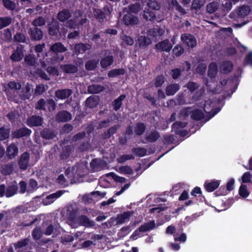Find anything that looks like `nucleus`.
Here are the masks:
<instances>
[{"label":"nucleus","instance_id":"nucleus-17","mask_svg":"<svg viewBox=\"0 0 252 252\" xmlns=\"http://www.w3.org/2000/svg\"><path fill=\"white\" fill-rule=\"evenodd\" d=\"M142 17L146 21L155 23L157 19V12L145 7L143 11Z\"/></svg>","mask_w":252,"mask_h":252},{"label":"nucleus","instance_id":"nucleus-53","mask_svg":"<svg viewBox=\"0 0 252 252\" xmlns=\"http://www.w3.org/2000/svg\"><path fill=\"white\" fill-rule=\"evenodd\" d=\"M4 7L7 10L13 11L16 9V3L11 0H2Z\"/></svg>","mask_w":252,"mask_h":252},{"label":"nucleus","instance_id":"nucleus-3","mask_svg":"<svg viewBox=\"0 0 252 252\" xmlns=\"http://www.w3.org/2000/svg\"><path fill=\"white\" fill-rule=\"evenodd\" d=\"M25 46L18 44L10 56V59L13 62H20L24 57Z\"/></svg>","mask_w":252,"mask_h":252},{"label":"nucleus","instance_id":"nucleus-55","mask_svg":"<svg viewBox=\"0 0 252 252\" xmlns=\"http://www.w3.org/2000/svg\"><path fill=\"white\" fill-rule=\"evenodd\" d=\"M86 105L90 108H94L97 106V102L94 97L90 96L86 100Z\"/></svg>","mask_w":252,"mask_h":252},{"label":"nucleus","instance_id":"nucleus-31","mask_svg":"<svg viewBox=\"0 0 252 252\" xmlns=\"http://www.w3.org/2000/svg\"><path fill=\"white\" fill-rule=\"evenodd\" d=\"M71 16L70 11L67 9H63L58 13L57 18L60 22H63L69 19Z\"/></svg>","mask_w":252,"mask_h":252},{"label":"nucleus","instance_id":"nucleus-10","mask_svg":"<svg viewBox=\"0 0 252 252\" xmlns=\"http://www.w3.org/2000/svg\"><path fill=\"white\" fill-rule=\"evenodd\" d=\"M75 221L76 223L77 222L78 225L83 226L86 227H92L95 225L94 221L90 220L87 216L84 215L78 216Z\"/></svg>","mask_w":252,"mask_h":252},{"label":"nucleus","instance_id":"nucleus-63","mask_svg":"<svg viewBox=\"0 0 252 252\" xmlns=\"http://www.w3.org/2000/svg\"><path fill=\"white\" fill-rule=\"evenodd\" d=\"M165 82V78L163 75H159L156 77L155 81V86L156 88H159Z\"/></svg>","mask_w":252,"mask_h":252},{"label":"nucleus","instance_id":"nucleus-41","mask_svg":"<svg viewBox=\"0 0 252 252\" xmlns=\"http://www.w3.org/2000/svg\"><path fill=\"white\" fill-rule=\"evenodd\" d=\"M24 62L28 66H32L35 65L36 59L34 55L29 54L25 56Z\"/></svg>","mask_w":252,"mask_h":252},{"label":"nucleus","instance_id":"nucleus-13","mask_svg":"<svg viewBox=\"0 0 252 252\" xmlns=\"http://www.w3.org/2000/svg\"><path fill=\"white\" fill-rule=\"evenodd\" d=\"M55 119L58 122L65 123L72 119V115L66 110H61L56 114Z\"/></svg>","mask_w":252,"mask_h":252},{"label":"nucleus","instance_id":"nucleus-56","mask_svg":"<svg viewBox=\"0 0 252 252\" xmlns=\"http://www.w3.org/2000/svg\"><path fill=\"white\" fill-rule=\"evenodd\" d=\"M128 13H137L141 9V5L140 3H136L135 4H131L128 6Z\"/></svg>","mask_w":252,"mask_h":252},{"label":"nucleus","instance_id":"nucleus-30","mask_svg":"<svg viewBox=\"0 0 252 252\" xmlns=\"http://www.w3.org/2000/svg\"><path fill=\"white\" fill-rule=\"evenodd\" d=\"M104 90V86L99 84H92L88 87V92L90 94H98Z\"/></svg>","mask_w":252,"mask_h":252},{"label":"nucleus","instance_id":"nucleus-12","mask_svg":"<svg viewBox=\"0 0 252 252\" xmlns=\"http://www.w3.org/2000/svg\"><path fill=\"white\" fill-rule=\"evenodd\" d=\"M122 21L125 25L131 26L136 25L139 23L137 16L128 13L123 16Z\"/></svg>","mask_w":252,"mask_h":252},{"label":"nucleus","instance_id":"nucleus-14","mask_svg":"<svg viewBox=\"0 0 252 252\" xmlns=\"http://www.w3.org/2000/svg\"><path fill=\"white\" fill-rule=\"evenodd\" d=\"M172 47V44L170 43L168 39L159 42L155 45V48L160 52H169Z\"/></svg>","mask_w":252,"mask_h":252},{"label":"nucleus","instance_id":"nucleus-50","mask_svg":"<svg viewBox=\"0 0 252 252\" xmlns=\"http://www.w3.org/2000/svg\"><path fill=\"white\" fill-rule=\"evenodd\" d=\"M47 112H52L55 110L57 105L56 102L52 98L47 99L46 101Z\"/></svg>","mask_w":252,"mask_h":252},{"label":"nucleus","instance_id":"nucleus-37","mask_svg":"<svg viewBox=\"0 0 252 252\" xmlns=\"http://www.w3.org/2000/svg\"><path fill=\"white\" fill-rule=\"evenodd\" d=\"M218 73V67L216 63H211L208 67V76L210 78H214Z\"/></svg>","mask_w":252,"mask_h":252},{"label":"nucleus","instance_id":"nucleus-22","mask_svg":"<svg viewBox=\"0 0 252 252\" xmlns=\"http://www.w3.org/2000/svg\"><path fill=\"white\" fill-rule=\"evenodd\" d=\"M220 181L212 180L211 182L206 181L204 187L206 190L208 192H213L218 188L220 185Z\"/></svg>","mask_w":252,"mask_h":252},{"label":"nucleus","instance_id":"nucleus-19","mask_svg":"<svg viewBox=\"0 0 252 252\" xmlns=\"http://www.w3.org/2000/svg\"><path fill=\"white\" fill-rule=\"evenodd\" d=\"M18 152L19 149L17 145L12 142L6 148V156L9 159H13L18 155Z\"/></svg>","mask_w":252,"mask_h":252},{"label":"nucleus","instance_id":"nucleus-21","mask_svg":"<svg viewBox=\"0 0 252 252\" xmlns=\"http://www.w3.org/2000/svg\"><path fill=\"white\" fill-rule=\"evenodd\" d=\"M64 191L60 190H58L56 192L47 195L44 200V204L45 205H48L52 203L55 199L61 196L63 194Z\"/></svg>","mask_w":252,"mask_h":252},{"label":"nucleus","instance_id":"nucleus-52","mask_svg":"<svg viewBox=\"0 0 252 252\" xmlns=\"http://www.w3.org/2000/svg\"><path fill=\"white\" fill-rule=\"evenodd\" d=\"M239 194L243 198H246L250 195V192L247 189L246 185L241 184L239 189Z\"/></svg>","mask_w":252,"mask_h":252},{"label":"nucleus","instance_id":"nucleus-43","mask_svg":"<svg viewBox=\"0 0 252 252\" xmlns=\"http://www.w3.org/2000/svg\"><path fill=\"white\" fill-rule=\"evenodd\" d=\"M147 7L149 10L155 11L159 10L160 8V4L156 0H149L147 2Z\"/></svg>","mask_w":252,"mask_h":252},{"label":"nucleus","instance_id":"nucleus-47","mask_svg":"<svg viewBox=\"0 0 252 252\" xmlns=\"http://www.w3.org/2000/svg\"><path fill=\"white\" fill-rule=\"evenodd\" d=\"M133 155L139 157H144L147 155V150L143 147H135L132 149Z\"/></svg>","mask_w":252,"mask_h":252},{"label":"nucleus","instance_id":"nucleus-51","mask_svg":"<svg viewBox=\"0 0 252 252\" xmlns=\"http://www.w3.org/2000/svg\"><path fill=\"white\" fill-rule=\"evenodd\" d=\"M10 130L4 126L0 127V141H4L9 137Z\"/></svg>","mask_w":252,"mask_h":252},{"label":"nucleus","instance_id":"nucleus-60","mask_svg":"<svg viewBox=\"0 0 252 252\" xmlns=\"http://www.w3.org/2000/svg\"><path fill=\"white\" fill-rule=\"evenodd\" d=\"M218 8V3L217 2H210L207 5L206 9L209 13H214Z\"/></svg>","mask_w":252,"mask_h":252},{"label":"nucleus","instance_id":"nucleus-15","mask_svg":"<svg viewBox=\"0 0 252 252\" xmlns=\"http://www.w3.org/2000/svg\"><path fill=\"white\" fill-rule=\"evenodd\" d=\"M28 33L32 41H39L43 37V33L41 29L37 27L31 28Z\"/></svg>","mask_w":252,"mask_h":252},{"label":"nucleus","instance_id":"nucleus-44","mask_svg":"<svg viewBox=\"0 0 252 252\" xmlns=\"http://www.w3.org/2000/svg\"><path fill=\"white\" fill-rule=\"evenodd\" d=\"M125 73V70L122 68L113 69L108 72V76L109 78L116 77L119 75H123Z\"/></svg>","mask_w":252,"mask_h":252},{"label":"nucleus","instance_id":"nucleus-61","mask_svg":"<svg viewBox=\"0 0 252 252\" xmlns=\"http://www.w3.org/2000/svg\"><path fill=\"white\" fill-rule=\"evenodd\" d=\"M205 2V0H193L191 4V9L195 10L200 9Z\"/></svg>","mask_w":252,"mask_h":252},{"label":"nucleus","instance_id":"nucleus-46","mask_svg":"<svg viewBox=\"0 0 252 252\" xmlns=\"http://www.w3.org/2000/svg\"><path fill=\"white\" fill-rule=\"evenodd\" d=\"M171 4L181 15H184L187 13L186 10L179 4L177 0H171Z\"/></svg>","mask_w":252,"mask_h":252},{"label":"nucleus","instance_id":"nucleus-57","mask_svg":"<svg viewBox=\"0 0 252 252\" xmlns=\"http://www.w3.org/2000/svg\"><path fill=\"white\" fill-rule=\"evenodd\" d=\"M15 42L19 43H25L26 41V35L22 32H17L13 37Z\"/></svg>","mask_w":252,"mask_h":252},{"label":"nucleus","instance_id":"nucleus-4","mask_svg":"<svg viewBox=\"0 0 252 252\" xmlns=\"http://www.w3.org/2000/svg\"><path fill=\"white\" fill-rule=\"evenodd\" d=\"M188 124L185 122H176L172 125V130L176 134L184 137L188 134V131L182 128L186 127Z\"/></svg>","mask_w":252,"mask_h":252},{"label":"nucleus","instance_id":"nucleus-40","mask_svg":"<svg viewBox=\"0 0 252 252\" xmlns=\"http://www.w3.org/2000/svg\"><path fill=\"white\" fill-rule=\"evenodd\" d=\"M146 130V126L144 123L142 122H138L136 123L134 128V132L137 136H141L142 135Z\"/></svg>","mask_w":252,"mask_h":252},{"label":"nucleus","instance_id":"nucleus-26","mask_svg":"<svg viewBox=\"0 0 252 252\" xmlns=\"http://www.w3.org/2000/svg\"><path fill=\"white\" fill-rule=\"evenodd\" d=\"M114 63V57L112 55H107L102 58L100 61V66L103 69H106Z\"/></svg>","mask_w":252,"mask_h":252},{"label":"nucleus","instance_id":"nucleus-20","mask_svg":"<svg viewBox=\"0 0 252 252\" xmlns=\"http://www.w3.org/2000/svg\"><path fill=\"white\" fill-rule=\"evenodd\" d=\"M136 43L140 48L144 49L152 43L150 38L145 35H139L137 37Z\"/></svg>","mask_w":252,"mask_h":252},{"label":"nucleus","instance_id":"nucleus-48","mask_svg":"<svg viewBox=\"0 0 252 252\" xmlns=\"http://www.w3.org/2000/svg\"><path fill=\"white\" fill-rule=\"evenodd\" d=\"M46 101L44 98L39 99L35 104V109L37 110L47 112L46 107Z\"/></svg>","mask_w":252,"mask_h":252},{"label":"nucleus","instance_id":"nucleus-36","mask_svg":"<svg viewBox=\"0 0 252 252\" xmlns=\"http://www.w3.org/2000/svg\"><path fill=\"white\" fill-rule=\"evenodd\" d=\"M149 33L154 37L161 36L164 33V30L160 27H156L149 31Z\"/></svg>","mask_w":252,"mask_h":252},{"label":"nucleus","instance_id":"nucleus-34","mask_svg":"<svg viewBox=\"0 0 252 252\" xmlns=\"http://www.w3.org/2000/svg\"><path fill=\"white\" fill-rule=\"evenodd\" d=\"M204 117V113L200 109H196L191 111L190 118L194 121L201 120Z\"/></svg>","mask_w":252,"mask_h":252},{"label":"nucleus","instance_id":"nucleus-28","mask_svg":"<svg viewBox=\"0 0 252 252\" xmlns=\"http://www.w3.org/2000/svg\"><path fill=\"white\" fill-rule=\"evenodd\" d=\"M99 60L98 59H92L87 61L85 64V67L87 71L94 70L98 66Z\"/></svg>","mask_w":252,"mask_h":252},{"label":"nucleus","instance_id":"nucleus-49","mask_svg":"<svg viewBox=\"0 0 252 252\" xmlns=\"http://www.w3.org/2000/svg\"><path fill=\"white\" fill-rule=\"evenodd\" d=\"M18 187L15 185H12L8 187L5 190V196L10 197L15 195L17 191Z\"/></svg>","mask_w":252,"mask_h":252},{"label":"nucleus","instance_id":"nucleus-32","mask_svg":"<svg viewBox=\"0 0 252 252\" xmlns=\"http://www.w3.org/2000/svg\"><path fill=\"white\" fill-rule=\"evenodd\" d=\"M50 50L56 53H63L67 50L66 48L61 42H56L50 47Z\"/></svg>","mask_w":252,"mask_h":252},{"label":"nucleus","instance_id":"nucleus-11","mask_svg":"<svg viewBox=\"0 0 252 252\" xmlns=\"http://www.w3.org/2000/svg\"><path fill=\"white\" fill-rule=\"evenodd\" d=\"M185 66H183L182 69L180 68H176L172 69L171 70V76L173 79L176 80L178 79L182 75V71L185 70L187 71H188L190 70L191 68V64L190 63L189 61H185Z\"/></svg>","mask_w":252,"mask_h":252},{"label":"nucleus","instance_id":"nucleus-35","mask_svg":"<svg viewBox=\"0 0 252 252\" xmlns=\"http://www.w3.org/2000/svg\"><path fill=\"white\" fill-rule=\"evenodd\" d=\"M159 137V133L158 131L154 130L151 131L148 135H146L145 137V139L149 142L154 143L157 141Z\"/></svg>","mask_w":252,"mask_h":252},{"label":"nucleus","instance_id":"nucleus-27","mask_svg":"<svg viewBox=\"0 0 252 252\" xmlns=\"http://www.w3.org/2000/svg\"><path fill=\"white\" fill-rule=\"evenodd\" d=\"M62 70L67 74H74L78 72L77 66L72 64H65L61 65Z\"/></svg>","mask_w":252,"mask_h":252},{"label":"nucleus","instance_id":"nucleus-59","mask_svg":"<svg viewBox=\"0 0 252 252\" xmlns=\"http://www.w3.org/2000/svg\"><path fill=\"white\" fill-rule=\"evenodd\" d=\"M196 194H199L198 197H200V201L203 202L205 200V198L202 195V192L200 187H195L191 192V195L192 196H196Z\"/></svg>","mask_w":252,"mask_h":252},{"label":"nucleus","instance_id":"nucleus-45","mask_svg":"<svg viewBox=\"0 0 252 252\" xmlns=\"http://www.w3.org/2000/svg\"><path fill=\"white\" fill-rule=\"evenodd\" d=\"M6 117L11 124H15L16 120L19 118L20 115L18 111L13 110L8 113L6 115Z\"/></svg>","mask_w":252,"mask_h":252},{"label":"nucleus","instance_id":"nucleus-9","mask_svg":"<svg viewBox=\"0 0 252 252\" xmlns=\"http://www.w3.org/2000/svg\"><path fill=\"white\" fill-rule=\"evenodd\" d=\"M92 48V45L89 43L80 42L74 45L73 50L74 54L78 55L80 54H83L87 50Z\"/></svg>","mask_w":252,"mask_h":252},{"label":"nucleus","instance_id":"nucleus-6","mask_svg":"<svg viewBox=\"0 0 252 252\" xmlns=\"http://www.w3.org/2000/svg\"><path fill=\"white\" fill-rule=\"evenodd\" d=\"M182 42L188 47L193 48L196 45V40L194 36L190 33H183L181 36Z\"/></svg>","mask_w":252,"mask_h":252},{"label":"nucleus","instance_id":"nucleus-25","mask_svg":"<svg viewBox=\"0 0 252 252\" xmlns=\"http://www.w3.org/2000/svg\"><path fill=\"white\" fill-rule=\"evenodd\" d=\"M180 89L178 83H173L167 85L165 88V94L167 96L174 95Z\"/></svg>","mask_w":252,"mask_h":252},{"label":"nucleus","instance_id":"nucleus-33","mask_svg":"<svg viewBox=\"0 0 252 252\" xmlns=\"http://www.w3.org/2000/svg\"><path fill=\"white\" fill-rule=\"evenodd\" d=\"M126 95L122 94L112 102L113 109L117 111L119 110L123 105V101L126 98Z\"/></svg>","mask_w":252,"mask_h":252},{"label":"nucleus","instance_id":"nucleus-38","mask_svg":"<svg viewBox=\"0 0 252 252\" xmlns=\"http://www.w3.org/2000/svg\"><path fill=\"white\" fill-rule=\"evenodd\" d=\"M250 12L249 6L243 5L238 8L237 13L238 18H244L247 16Z\"/></svg>","mask_w":252,"mask_h":252},{"label":"nucleus","instance_id":"nucleus-18","mask_svg":"<svg viewBox=\"0 0 252 252\" xmlns=\"http://www.w3.org/2000/svg\"><path fill=\"white\" fill-rule=\"evenodd\" d=\"M40 136L46 140H52L57 135V132L51 128L45 127L40 132Z\"/></svg>","mask_w":252,"mask_h":252},{"label":"nucleus","instance_id":"nucleus-16","mask_svg":"<svg viewBox=\"0 0 252 252\" xmlns=\"http://www.w3.org/2000/svg\"><path fill=\"white\" fill-rule=\"evenodd\" d=\"M72 94V91L70 89H59L55 91V96L56 100H63L68 98Z\"/></svg>","mask_w":252,"mask_h":252},{"label":"nucleus","instance_id":"nucleus-64","mask_svg":"<svg viewBox=\"0 0 252 252\" xmlns=\"http://www.w3.org/2000/svg\"><path fill=\"white\" fill-rule=\"evenodd\" d=\"M46 20L44 18L40 16L35 19L32 22V25L34 27H37L38 26H42L45 24Z\"/></svg>","mask_w":252,"mask_h":252},{"label":"nucleus","instance_id":"nucleus-58","mask_svg":"<svg viewBox=\"0 0 252 252\" xmlns=\"http://www.w3.org/2000/svg\"><path fill=\"white\" fill-rule=\"evenodd\" d=\"M77 213V210L76 209H72L69 214V218L70 221L73 222V224L72 225L73 226L74 228L77 227L78 225L77 223H76V214Z\"/></svg>","mask_w":252,"mask_h":252},{"label":"nucleus","instance_id":"nucleus-29","mask_svg":"<svg viewBox=\"0 0 252 252\" xmlns=\"http://www.w3.org/2000/svg\"><path fill=\"white\" fill-rule=\"evenodd\" d=\"M14 164L13 162L6 164L0 165V172L3 175H9L13 171Z\"/></svg>","mask_w":252,"mask_h":252},{"label":"nucleus","instance_id":"nucleus-54","mask_svg":"<svg viewBox=\"0 0 252 252\" xmlns=\"http://www.w3.org/2000/svg\"><path fill=\"white\" fill-rule=\"evenodd\" d=\"M12 22V19L10 17H0V30L8 26Z\"/></svg>","mask_w":252,"mask_h":252},{"label":"nucleus","instance_id":"nucleus-39","mask_svg":"<svg viewBox=\"0 0 252 252\" xmlns=\"http://www.w3.org/2000/svg\"><path fill=\"white\" fill-rule=\"evenodd\" d=\"M131 214L132 213L130 211H126L123 214H118L116 218L117 223L121 224L124 223L126 220L130 217Z\"/></svg>","mask_w":252,"mask_h":252},{"label":"nucleus","instance_id":"nucleus-7","mask_svg":"<svg viewBox=\"0 0 252 252\" xmlns=\"http://www.w3.org/2000/svg\"><path fill=\"white\" fill-rule=\"evenodd\" d=\"M30 153L25 152L21 154L18 161V164L20 169L26 170L29 167L30 162Z\"/></svg>","mask_w":252,"mask_h":252},{"label":"nucleus","instance_id":"nucleus-42","mask_svg":"<svg viewBox=\"0 0 252 252\" xmlns=\"http://www.w3.org/2000/svg\"><path fill=\"white\" fill-rule=\"evenodd\" d=\"M155 227L154 220L150 221L149 222L145 223L139 227V231L142 232H146L153 229Z\"/></svg>","mask_w":252,"mask_h":252},{"label":"nucleus","instance_id":"nucleus-2","mask_svg":"<svg viewBox=\"0 0 252 252\" xmlns=\"http://www.w3.org/2000/svg\"><path fill=\"white\" fill-rule=\"evenodd\" d=\"M48 33L50 35L56 38H60L61 34L60 31V26L59 23L57 21H52L47 25Z\"/></svg>","mask_w":252,"mask_h":252},{"label":"nucleus","instance_id":"nucleus-24","mask_svg":"<svg viewBox=\"0 0 252 252\" xmlns=\"http://www.w3.org/2000/svg\"><path fill=\"white\" fill-rule=\"evenodd\" d=\"M220 69L223 74H227L231 72L233 68V64L230 61H224L220 64Z\"/></svg>","mask_w":252,"mask_h":252},{"label":"nucleus","instance_id":"nucleus-1","mask_svg":"<svg viewBox=\"0 0 252 252\" xmlns=\"http://www.w3.org/2000/svg\"><path fill=\"white\" fill-rule=\"evenodd\" d=\"M111 10L109 6L105 5L102 9H94V15L95 19L99 23H103L107 15H110Z\"/></svg>","mask_w":252,"mask_h":252},{"label":"nucleus","instance_id":"nucleus-8","mask_svg":"<svg viewBox=\"0 0 252 252\" xmlns=\"http://www.w3.org/2000/svg\"><path fill=\"white\" fill-rule=\"evenodd\" d=\"M32 131L29 128L25 126L16 129L12 132L13 138L19 139L24 137H29L32 134Z\"/></svg>","mask_w":252,"mask_h":252},{"label":"nucleus","instance_id":"nucleus-5","mask_svg":"<svg viewBox=\"0 0 252 252\" xmlns=\"http://www.w3.org/2000/svg\"><path fill=\"white\" fill-rule=\"evenodd\" d=\"M43 123V118L40 116L36 115L28 117L26 120L27 125L30 127L42 126Z\"/></svg>","mask_w":252,"mask_h":252},{"label":"nucleus","instance_id":"nucleus-62","mask_svg":"<svg viewBox=\"0 0 252 252\" xmlns=\"http://www.w3.org/2000/svg\"><path fill=\"white\" fill-rule=\"evenodd\" d=\"M184 51L185 50L184 48L180 44L176 45L173 49V54L176 57L180 56L184 53Z\"/></svg>","mask_w":252,"mask_h":252},{"label":"nucleus","instance_id":"nucleus-23","mask_svg":"<svg viewBox=\"0 0 252 252\" xmlns=\"http://www.w3.org/2000/svg\"><path fill=\"white\" fill-rule=\"evenodd\" d=\"M120 127V126L119 125H115L110 127L102 133V138L103 139H107L110 138L113 134L117 132Z\"/></svg>","mask_w":252,"mask_h":252}]
</instances>
